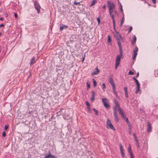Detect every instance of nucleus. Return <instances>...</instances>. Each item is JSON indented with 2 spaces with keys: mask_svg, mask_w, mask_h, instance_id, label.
Listing matches in <instances>:
<instances>
[{
  "mask_svg": "<svg viewBox=\"0 0 158 158\" xmlns=\"http://www.w3.org/2000/svg\"><path fill=\"white\" fill-rule=\"evenodd\" d=\"M119 48L120 54L118 55L115 60V67L116 69H117L118 67L120 64L121 58L123 56V50L122 45H121L119 43Z\"/></svg>",
  "mask_w": 158,
  "mask_h": 158,
  "instance_id": "nucleus-1",
  "label": "nucleus"
},
{
  "mask_svg": "<svg viewBox=\"0 0 158 158\" xmlns=\"http://www.w3.org/2000/svg\"><path fill=\"white\" fill-rule=\"evenodd\" d=\"M115 37L116 38L117 40H118V44L119 47V43L121 45L120 40H123V38L121 37V35L117 31H116V34L114 35Z\"/></svg>",
  "mask_w": 158,
  "mask_h": 158,
  "instance_id": "nucleus-2",
  "label": "nucleus"
},
{
  "mask_svg": "<svg viewBox=\"0 0 158 158\" xmlns=\"http://www.w3.org/2000/svg\"><path fill=\"white\" fill-rule=\"evenodd\" d=\"M114 101L115 104V106L114 107V111L115 110L117 111L118 110L119 111V109H121L120 107L119 104L116 99H114Z\"/></svg>",
  "mask_w": 158,
  "mask_h": 158,
  "instance_id": "nucleus-3",
  "label": "nucleus"
},
{
  "mask_svg": "<svg viewBox=\"0 0 158 158\" xmlns=\"http://www.w3.org/2000/svg\"><path fill=\"white\" fill-rule=\"evenodd\" d=\"M106 126L107 128H109V129H111L115 131L116 130L115 128L111 123L110 120L108 119L107 120Z\"/></svg>",
  "mask_w": 158,
  "mask_h": 158,
  "instance_id": "nucleus-4",
  "label": "nucleus"
},
{
  "mask_svg": "<svg viewBox=\"0 0 158 158\" xmlns=\"http://www.w3.org/2000/svg\"><path fill=\"white\" fill-rule=\"evenodd\" d=\"M35 9L37 10V13L39 14L40 10V6L39 4L36 2L35 1L34 3Z\"/></svg>",
  "mask_w": 158,
  "mask_h": 158,
  "instance_id": "nucleus-5",
  "label": "nucleus"
},
{
  "mask_svg": "<svg viewBox=\"0 0 158 158\" xmlns=\"http://www.w3.org/2000/svg\"><path fill=\"white\" fill-rule=\"evenodd\" d=\"M107 99L106 98H103L102 99V102L104 105V106L107 109H108L110 107V106L107 103Z\"/></svg>",
  "mask_w": 158,
  "mask_h": 158,
  "instance_id": "nucleus-6",
  "label": "nucleus"
},
{
  "mask_svg": "<svg viewBox=\"0 0 158 158\" xmlns=\"http://www.w3.org/2000/svg\"><path fill=\"white\" fill-rule=\"evenodd\" d=\"M108 7L109 10L113 9L114 8V5L113 3H111L110 2L108 1L107 2Z\"/></svg>",
  "mask_w": 158,
  "mask_h": 158,
  "instance_id": "nucleus-7",
  "label": "nucleus"
},
{
  "mask_svg": "<svg viewBox=\"0 0 158 158\" xmlns=\"http://www.w3.org/2000/svg\"><path fill=\"white\" fill-rule=\"evenodd\" d=\"M118 112L119 114L123 118V119H125V118H127L126 114L123 112L121 109H119Z\"/></svg>",
  "mask_w": 158,
  "mask_h": 158,
  "instance_id": "nucleus-8",
  "label": "nucleus"
},
{
  "mask_svg": "<svg viewBox=\"0 0 158 158\" xmlns=\"http://www.w3.org/2000/svg\"><path fill=\"white\" fill-rule=\"evenodd\" d=\"M114 112V116L116 122H118L119 121V118L118 117V115L117 114V111L115 110Z\"/></svg>",
  "mask_w": 158,
  "mask_h": 158,
  "instance_id": "nucleus-9",
  "label": "nucleus"
},
{
  "mask_svg": "<svg viewBox=\"0 0 158 158\" xmlns=\"http://www.w3.org/2000/svg\"><path fill=\"white\" fill-rule=\"evenodd\" d=\"M100 71V70L97 67H96L95 69L94 72L91 73V74L92 75H97Z\"/></svg>",
  "mask_w": 158,
  "mask_h": 158,
  "instance_id": "nucleus-10",
  "label": "nucleus"
},
{
  "mask_svg": "<svg viewBox=\"0 0 158 158\" xmlns=\"http://www.w3.org/2000/svg\"><path fill=\"white\" fill-rule=\"evenodd\" d=\"M147 124V131L148 132H150L151 131L152 129V127L150 123V122H148Z\"/></svg>",
  "mask_w": 158,
  "mask_h": 158,
  "instance_id": "nucleus-11",
  "label": "nucleus"
},
{
  "mask_svg": "<svg viewBox=\"0 0 158 158\" xmlns=\"http://www.w3.org/2000/svg\"><path fill=\"white\" fill-rule=\"evenodd\" d=\"M120 149L121 153V154L122 156V157L125 156L124 152L122 146L121 144H120Z\"/></svg>",
  "mask_w": 158,
  "mask_h": 158,
  "instance_id": "nucleus-12",
  "label": "nucleus"
},
{
  "mask_svg": "<svg viewBox=\"0 0 158 158\" xmlns=\"http://www.w3.org/2000/svg\"><path fill=\"white\" fill-rule=\"evenodd\" d=\"M124 90L125 97L127 98L128 97V93L127 92V88L126 87H124Z\"/></svg>",
  "mask_w": 158,
  "mask_h": 158,
  "instance_id": "nucleus-13",
  "label": "nucleus"
},
{
  "mask_svg": "<svg viewBox=\"0 0 158 158\" xmlns=\"http://www.w3.org/2000/svg\"><path fill=\"white\" fill-rule=\"evenodd\" d=\"M109 82L111 85H114V82L112 77L109 79Z\"/></svg>",
  "mask_w": 158,
  "mask_h": 158,
  "instance_id": "nucleus-14",
  "label": "nucleus"
},
{
  "mask_svg": "<svg viewBox=\"0 0 158 158\" xmlns=\"http://www.w3.org/2000/svg\"><path fill=\"white\" fill-rule=\"evenodd\" d=\"M136 40V38L135 36V35L134 36L133 40L131 41V43L133 44L135 43Z\"/></svg>",
  "mask_w": 158,
  "mask_h": 158,
  "instance_id": "nucleus-15",
  "label": "nucleus"
},
{
  "mask_svg": "<svg viewBox=\"0 0 158 158\" xmlns=\"http://www.w3.org/2000/svg\"><path fill=\"white\" fill-rule=\"evenodd\" d=\"M35 61L36 60H35L34 57H33L31 60L30 64H34L35 62Z\"/></svg>",
  "mask_w": 158,
  "mask_h": 158,
  "instance_id": "nucleus-16",
  "label": "nucleus"
},
{
  "mask_svg": "<svg viewBox=\"0 0 158 158\" xmlns=\"http://www.w3.org/2000/svg\"><path fill=\"white\" fill-rule=\"evenodd\" d=\"M67 27H68V26H64L63 24H62V26L60 27V31H62L63 29L64 28H66Z\"/></svg>",
  "mask_w": 158,
  "mask_h": 158,
  "instance_id": "nucleus-17",
  "label": "nucleus"
},
{
  "mask_svg": "<svg viewBox=\"0 0 158 158\" xmlns=\"http://www.w3.org/2000/svg\"><path fill=\"white\" fill-rule=\"evenodd\" d=\"M128 151L129 152V154L130 155V156H131V154L132 155V152L131 151V147H129L128 148Z\"/></svg>",
  "mask_w": 158,
  "mask_h": 158,
  "instance_id": "nucleus-18",
  "label": "nucleus"
},
{
  "mask_svg": "<svg viewBox=\"0 0 158 158\" xmlns=\"http://www.w3.org/2000/svg\"><path fill=\"white\" fill-rule=\"evenodd\" d=\"M110 15V16H111V18L112 19L113 22V23L114 24L115 20H114V15L111 14V15Z\"/></svg>",
  "mask_w": 158,
  "mask_h": 158,
  "instance_id": "nucleus-19",
  "label": "nucleus"
},
{
  "mask_svg": "<svg viewBox=\"0 0 158 158\" xmlns=\"http://www.w3.org/2000/svg\"><path fill=\"white\" fill-rule=\"evenodd\" d=\"M124 21H125L124 18V17H123V18L122 19V20H121V22H120V25L121 26H122V25L123 24Z\"/></svg>",
  "mask_w": 158,
  "mask_h": 158,
  "instance_id": "nucleus-20",
  "label": "nucleus"
},
{
  "mask_svg": "<svg viewBox=\"0 0 158 158\" xmlns=\"http://www.w3.org/2000/svg\"><path fill=\"white\" fill-rule=\"evenodd\" d=\"M138 51V48L137 47H136L133 51V53H137V52Z\"/></svg>",
  "mask_w": 158,
  "mask_h": 158,
  "instance_id": "nucleus-21",
  "label": "nucleus"
},
{
  "mask_svg": "<svg viewBox=\"0 0 158 158\" xmlns=\"http://www.w3.org/2000/svg\"><path fill=\"white\" fill-rule=\"evenodd\" d=\"M93 81L94 86L96 87L97 85L96 81L94 79H93Z\"/></svg>",
  "mask_w": 158,
  "mask_h": 158,
  "instance_id": "nucleus-22",
  "label": "nucleus"
},
{
  "mask_svg": "<svg viewBox=\"0 0 158 158\" xmlns=\"http://www.w3.org/2000/svg\"><path fill=\"white\" fill-rule=\"evenodd\" d=\"M95 2H96L95 0H93L92 1V2L91 4V5H90V6H93L94 5L95 3Z\"/></svg>",
  "mask_w": 158,
  "mask_h": 158,
  "instance_id": "nucleus-23",
  "label": "nucleus"
},
{
  "mask_svg": "<svg viewBox=\"0 0 158 158\" xmlns=\"http://www.w3.org/2000/svg\"><path fill=\"white\" fill-rule=\"evenodd\" d=\"M93 110L95 112L96 115H98V110L94 108Z\"/></svg>",
  "mask_w": 158,
  "mask_h": 158,
  "instance_id": "nucleus-24",
  "label": "nucleus"
},
{
  "mask_svg": "<svg viewBox=\"0 0 158 158\" xmlns=\"http://www.w3.org/2000/svg\"><path fill=\"white\" fill-rule=\"evenodd\" d=\"M133 54H134V55L133 56L132 58H133V60H135L136 57V56L137 54V53H133Z\"/></svg>",
  "mask_w": 158,
  "mask_h": 158,
  "instance_id": "nucleus-25",
  "label": "nucleus"
},
{
  "mask_svg": "<svg viewBox=\"0 0 158 158\" xmlns=\"http://www.w3.org/2000/svg\"><path fill=\"white\" fill-rule=\"evenodd\" d=\"M140 86H137V89L135 92V94H137L138 92L139 91L140 89Z\"/></svg>",
  "mask_w": 158,
  "mask_h": 158,
  "instance_id": "nucleus-26",
  "label": "nucleus"
},
{
  "mask_svg": "<svg viewBox=\"0 0 158 158\" xmlns=\"http://www.w3.org/2000/svg\"><path fill=\"white\" fill-rule=\"evenodd\" d=\"M111 42V39L110 36L108 35V43L110 42Z\"/></svg>",
  "mask_w": 158,
  "mask_h": 158,
  "instance_id": "nucleus-27",
  "label": "nucleus"
},
{
  "mask_svg": "<svg viewBox=\"0 0 158 158\" xmlns=\"http://www.w3.org/2000/svg\"><path fill=\"white\" fill-rule=\"evenodd\" d=\"M95 92L94 91H92V97H95Z\"/></svg>",
  "mask_w": 158,
  "mask_h": 158,
  "instance_id": "nucleus-28",
  "label": "nucleus"
},
{
  "mask_svg": "<svg viewBox=\"0 0 158 158\" xmlns=\"http://www.w3.org/2000/svg\"><path fill=\"white\" fill-rule=\"evenodd\" d=\"M128 74L130 75H133L134 74V73L133 72L130 70Z\"/></svg>",
  "mask_w": 158,
  "mask_h": 158,
  "instance_id": "nucleus-29",
  "label": "nucleus"
},
{
  "mask_svg": "<svg viewBox=\"0 0 158 158\" xmlns=\"http://www.w3.org/2000/svg\"><path fill=\"white\" fill-rule=\"evenodd\" d=\"M120 10H121V12L123 13V6L121 5V3H120Z\"/></svg>",
  "mask_w": 158,
  "mask_h": 158,
  "instance_id": "nucleus-30",
  "label": "nucleus"
},
{
  "mask_svg": "<svg viewBox=\"0 0 158 158\" xmlns=\"http://www.w3.org/2000/svg\"><path fill=\"white\" fill-rule=\"evenodd\" d=\"M87 107V109H88V112L89 113H90L91 112V108H90V106Z\"/></svg>",
  "mask_w": 158,
  "mask_h": 158,
  "instance_id": "nucleus-31",
  "label": "nucleus"
},
{
  "mask_svg": "<svg viewBox=\"0 0 158 158\" xmlns=\"http://www.w3.org/2000/svg\"><path fill=\"white\" fill-rule=\"evenodd\" d=\"M132 27L131 26L130 27V28H129L128 31V33H130L132 31Z\"/></svg>",
  "mask_w": 158,
  "mask_h": 158,
  "instance_id": "nucleus-32",
  "label": "nucleus"
},
{
  "mask_svg": "<svg viewBox=\"0 0 158 158\" xmlns=\"http://www.w3.org/2000/svg\"><path fill=\"white\" fill-rule=\"evenodd\" d=\"M135 82L136 83V85H137V86H140V84L139 82V81H138V80H137V81H135Z\"/></svg>",
  "mask_w": 158,
  "mask_h": 158,
  "instance_id": "nucleus-33",
  "label": "nucleus"
},
{
  "mask_svg": "<svg viewBox=\"0 0 158 158\" xmlns=\"http://www.w3.org/2000/svg\"><path fill=\"white\" fill-rule=\"evenodd\" d=\"M2 136L3 137H5L6 136V134L5 131L3 132L2 134Z\"/></svg>",
  "mask_w": 158,
  "mask_h": 158,
  "instance_id": "nucleus-34",
  "label": "nucleus"
},
{
  "mask_svg": "<svg viewBox=\"0 0 158 158\" xmlns=\"http://www.w3.org/2000/svg\"><path fill=\"white\" fill-rule=\"evenodd\" d=\"M74 4L75 5H81L79 2H74Z\"/></svg>",
  "mask_w": 158,
  "mask_h": 158,
  "instance_id": "nucleus-35",
  "label": "nucleus"
},
{
  "mask_svg": "<svg viewBox=\"0 0 158 158\" xmlns=\"http://www.w3.org/2000/svg\"><path fill=\"white\" fill-rule=\"evenodd\" d=\"M113 91L114 94L117 97H118V94H117V92L115 90H113Z\"/></svg>",
  "mask_w": 158,
  "mask_h": 158,
  "instance_id": "nucleus-36",
  "label": "nucleus"
},
{
  "mask_svg": "<svg viewBox=\"0 0 158 158\" xmlns=\"http://www.w3.org/2000/svg\"><path fill=\"white\" fill-rule=\"evenodd\" d=\"M87 88H90V84L87 82Z\"/></svg>",
  "mask_w": 158,
  "mask_h": 158,
  "instance_id": "nucleus-37",
  "label": "nucleus"
},
{
  "mask_svg": "<svg viewBox=\"0 0 158 158\" xmlns=\"http://www.w3.org/2000/svg\"><path fill=\"white\" fill-rule=\"evenodd\" d=\"M85 103H86V105L87 107L90 106L89 102L88 101H86L85 102Z\"/></svg>",
  "mask_w": 158,
  "mask_h": 158,
  "instance_id": "nucleus-38",
  "label": "nucleus"
},
{
  "mask_svg": "<svg viewBox=\"0 0 158 158\" xmlns=\"http://www.w3.org/2000/svg\"><path fill=\"white\" fill-rule=\"evenodd\" d=\"M128 129H129V134H131V129H132V127H129L128 128Z\"/></svg>",
  "mask_w": 158,
  "mask_h": 158,
  "instance_id": "nucleus-39",
  "label": "nucleus"
},
{
  "mask_svg": "<svg viewBox=\"0 0 158 158\" xmlns=\"http://www.w3.org/2000/svg\"><path fill=\"white\" fill-rule=\"evenodd\" d=\"M8 128V125H6L4 127V129L5 130H6Z\"/></svg>",
  "mask_w": 158,
  "mask_h": 158,
  "instance_id": "nucleus-40",
  "label": "nucleus"
},
{
  "mask_svg": "<svg viewBox=\"0 0 158 158\" xmlns=\"http://www.w3.org/2000/svg\"><path fill=\"white\" fill-rule=\"evenodd\" d=\"M109 13L110 14V15H111V14H112V13H113V9H111L109 10Z\"/></svg>",
  "mask_w": 158,
  "mask_h": 158,
  "instance_id": "nucleus-41",
  "label": "nucleus"
},
{
  "mask_svg": "<svg viewBox=\"0 0 158 158\" xmlns=\"http://www.w3.org/2000/svg\"><path fill=\"white\" fill-rule=\"evenodd\" d=\"M112 86L113 90H115V86L114 84L113 85H112Z\"/></svg>",
  "mask_w": 158,
  "mask_h": 158,
  "instance_id": "nucleus-42",
  "label": "nucleus"
},
{
  "mask_svg": "<svg viewBox=\"0 0 158 158\" xmlns=\"http://www.w3.org/2000/svg\"><path fill=\"white\" fill-rule=\"evenodd\" d=\"M102 85L103 86V87L102 88V89H103L104 90V89L106 88V86H105V84L104 83H103L102 84Z\"/></svg>",
  "mask_w": 158,
  "mask_h": 158,
  "instance_id": "nucleus-43",
  "label": "nucleus"
},
{
  "mask_svg": "<svg viewBox=\"0 0 158 158\" xmlns=\"http://www.w3.org/2000/svg\"><path fill=\"white\" fill-rule=\"evenodd\" d=\"M95 97H92L91 98L90 100L91 101H94V100Z\"/></svg>",
  "mask_w": 158,
  "mask_h": 158,
  "instance_id": "nucleus-44",
  "label": "nucleus"
},
{
  "mask_svg": "<svg viewBox=\"0 0 158 158\" xmlns=\"http://www.w3.org/2000/svg\"><path fill=\"white\" fill-rule=\"evenodd\" d=\"M63 110V109L60 110V111H59L57 113V114H58L59 115L62 114L61 113V110Z\"/></svg>",
  "mask_w": 158,
  "mask_h": 158,
  "instance_id": "nucleus-45",
  "label": "nucleus"
},
{
  "mask_svg": "<svg viewBox=\"0 0 158 158\" xmlns=\"http://www.w3.org/2000/svg\"><path fill=\"white\" fill-rule=\"evenodd\" d=\"M127 124L129 127H132L130 123H128Z\"/></svg>",
  "mask_w": 158,
  "mask_h": 158,
  "instance_id": "nucleus-46",
  "label": "nucleus"
},
{
  "mask_svg": "<svg viewBox=\"0 0 158 158\" xmlns=\"http://www.w3.org/2000/svg\"><path fill=\"white\" fill-rule=\"evenodd\" d=\"M97 20L98 21V24H99L100 22V19L99 18H98L97 19Z\"/></svg>",
  "mask_w": 158,
  "mask_h": 158,
  "instance_id": "nucleus-47",
  "label": "nucleus"
},
{
  "mask_svg": "<svg viewBox=\"0 0 158 158\" xmlns=\"http://www.w3.org/2000/svg\"><path fill=\"white\" fill-rule=\"evenodd\" d=\"M49 152V154H48V155L51 158V157L52 156V154L50 152Z\"/></svg>",
  "mask_w": 158,
  "mask_h": 158,
  "instance_id": "nucleus-48",
  "label": "nucleus"
},
{
  "mask_svg": "<svg viewBox=\"0 0 158 158\" xmlns=\"http://www.w3.org/2000/svg\"><path fill=\"white\" fill-rule=\"evenodd\" d=\"M14 16H15V18H16L18 16L16 14V13H15Z\"/></svg>",
  "mask_w": 158,
  "mask_h": 158,
  "instance_id": "nucleus-49",
  "label": "nucleus"
},
{
  "mask_svg": "<svg viewBox=\"0 0 158 158\" xmlns=\"http://www.w3.org/2000/svg\"><path fill=\"white\" fill-rule=\"evenodd\" d=\"M113 27L114 29L115 30V31H116V29H115V23H114V24L113 23Z\"/></svg>",
  "mask_w": 158,
  "mask_h": 158,
  "instance_id": "nucleus-50",
  "label": "nucleus"
},
{
  "mask_svg": "<svg viewBox=\"0 0 158 158\" xmlns=\"http://www.w3.org/2000/svg\"><path fill=\"white\" fill-rule=\"evenodd\" d=\"M152 1L153 2L154 4H155L156 3V0H152Z\"/></svg>",
  "mask_w": 158,
  "mask_h": 158,
  "instance_id": "nucleus-51",
  "label": "nucleus"
},
{
  "mask_svg": "<svg viewBox=\"0 0 158 158\" xmlns=\"http://www.w3.org/2000/svg\"><path fill=\"white\" fill-rule=\"evenodd\" d=\"M139 72H137V73L136 76V77H139Z\"/></svg>",
  "mask_w": 158,
  "mask_h": 158,
  "instance_id": "nucleus-52",
  "label": "nucleus"
},
{
  "mask_svg": "<svg viewBox=\"0 0 158 158\" xmlns=\"http://www.w3.org/2000/svg\"><path fill=\"white\" fill-rule=\"evenodd\" d=\"M4 15H5V16L6 17H7L8 16V14H7V13H5Z\"/></svg>",
  "mask_w": 158,
  "mask_h": 158,
  "instance_id": "nucleus-53",
  "label": "nucleus"
},
{
  "mask_svg": "<svg viewBox=\"0 0 158 158\" xmlns=\"http://www.w3.org/2000/svg\"><path fill=\"white\" fill-rule=\"evenodd\" d=\"M4 26V25L3 24L0 25V27H1Z\"/></svg>",
  "mask_w": 158,
  "mask_h": 158,
  "instance_id": "nucleus-54",
  "label": "nucleus"
},
{
  "mask_svg": "<svg viewBox=\"0 0 158 158\" xmlns=\"http://www.w3.org/2000/svg\"><path fill=\"white\" fill-rule=\"evenodd\" d=\"M133 136H134V137L135 138V137H136V135H135V133H134L133 134Z\"/></svg>",
  "mask_w": 158,
  "mask_h": 158,
  "instance_id": "nucleus-55",
  "label": "nucleus"
},
{
  "mask_svg": "<svg viewBox=\"0 0 158 158\" xmlns=\"http://www.w3.org/2000/svg\"><path fill=\"white\" fill-rule=\"evenodd\" d=\"M4 19L3 18H0V20L1 21H2Z\"/></svg>",
  "mask_w": 158,
  "mask_h": 158,
  "instance_id": "nucleus-56",
  "label": "nucleus"
},
{
  "mask_svg": "<svg viewBox=\"0 0 158 158\" xmlns=\"http://www.w3.org/2000/svg\"><path fill=\"white\" fill-rule=\"evenodd\" d=\"M106 5H104L103 6V9H105L106 8Z\"/></svg>",
  "mask_w": 158,
  "mask_h": 158,
  "instance_id": "nucleus-57",
  "label": "nucleus"
},
{
  "mask_svg": "<svg viewBox=\"0 0 158 158\" xmlns=\"http://www.w3.org/2000/svg\"><path fill=\"white\" fill-rule=\"evenodd\" d=\"M135 141L136 142V143L137 144H138V143H139V140H138H138H136Z\"/></svg>",
  "mask_w": 158,
  "mask_h": 158,
  "instance_id": "nucleus-58",
  "label": "nucleus"
},
{
  "mask_svg": "<svg viewBox=\"0 0 158 158\" xmlns=\"http://www.w3.org/2000/svg\"><path fill=\"white\" fill-rule=\"evenodd\" d=\"M51 158H56L55 156L52 155V156L51 157Z\"/></svg>",
  "mask_w": 158,
  "mask_h": 158,
  "instance_id": "nucleus-59",
  "label": "nucleus"
},
{
  "mask_svg": "<svg viewBox=\"0 0 158 158\" xmlns=\"http://www.w3.org/2000/svg\"><path fill=\"white\" fill-rule=\"evenodd\" d=\"M131 158H134V156H133V155H132L131 154Z\"/></svg>",
  "mask_w": 158,
  "mask_h": 158,
  "instance_id": "nucleus-60",
  "label": "nucleus"
},
{
  "mask_svg": "<svg viewBox=\"0 0 158 158\" xmlns=\"http://www.w3.org/2000/svg\"><path fill=\"white\" fill-rule=\"evenodd\" d=\"M125 120H126V122L127 121H128V118H125Z\"/></svg>",
  "mask_w": 158,
  "mask_h": 158,
  "instance_id": "nucleus-61",
  "label": "nucleus"
},
{
  "mask_svg": "<svg viewBox=\"0 0 158 158\" xmlns=\"http://www.w3.org/2000/svg\"><path fill=\"white\" fill-rule=\"evenodd\" d=\"M135 141L136 140H138L136 137H135Z\"/></svg>",
  "mask_w": 158,
  "mask_h": 158,
  "instance_id": "nucleus-62",
  "label": "nucleus"
},
{
  "mask_svg": "<svg viewBox=\"0 0 158 158\" xmlns=\"http://www.w3.org/2000/svg\"><path fill=\"white\" fill-rule=\"evenodd\" d=\"M133 79L134 80H136V78L135 77H133Z\"/></svg>",
  "mask_w": 158,
  "mask_h": 158,
  "instance_id": "nucleus-63",
  "label": "nucleus"
},
{
  "mask_svg": "<svg viewBox=\"0 0 158 158\" xmlns=\"http://www.w3.org/2000/svg\"><path fill=\"white\" fill-rule=\"evenodd\" d=\"M47 156H48V158H50V156H49V155H47Z\"/></svg>",
  "mask_w": 158,
  "mask_h": 158,
  "instance_id": "nucleus-64",
  "label": "nucleus"
}]
</instances>
